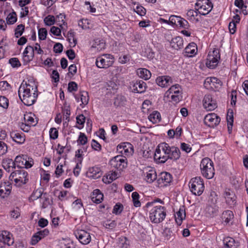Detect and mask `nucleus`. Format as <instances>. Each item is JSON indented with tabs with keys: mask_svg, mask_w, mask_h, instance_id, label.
<instances>
[{
	"mask_svg": "<svg viewBox=\"0 0 248 248\" xmlns=\"http://www.w3.org/2000/svg\"><path fill=\"white\" fill-rule=\"evenodd\" d=\"M77 142L80 145H85L87 142V137L84 133H80Z\"/></svg>",
	"mask_w": 248,
	"mask_h": 248,
	"instance_id": "52",
	"label": "nucleus"
},
{
	"mask_svg": "<svg viewBox=\"0 0 248 248\" xmlns=\"http://www.w3.org/2000/svg\"><path fill=\"white\" fill-rule=\"evenodd\" d=\"M80 100L84 105H87L88 103L89 97L88 93L87 92L83 91L80 93Z\"/></svg>",
	"mask_w": 248,
	"mask_h": 248,
	"instance_id": "53",
	"label": "nucleus"
},
{
	"mask_svg": "<svg viewBox=\"0 0 248 248\" xmlns=\"http://www.w3.org/2000/svg\"><path fill=\"white\" fill-rule=\"evenodd\" d=\"M224 196L226 200V202L228 204L233 205L236 203V197L233 192L226 191Z\"/></svg>",
	"mask_w": 248,
	"mask_h": 248,
	"instance_id": "32",
	"label": "nucleus"
},
{
	"mask_svg": "<svg viewBox=\"0 0 248 248\" xmlns=\"http://www.w3.org/2000/svg\"><path fill=\"white\" fill-rule=\"evenodd\" d=\"M213 5L209 0H199L195 4V9L199 14L205 16L212 10Z\"/></svg>",
	"mask_w": 248,
	"mask_h": 248,
	"instance_id": "8",
	"label": "nucleus"
},
{
	"mask_svg": "<svg viewBox=\"0 0 248 248\" xmlns=\"http://www.w3.org/2000/svg\"><path fill=\"white\" fill-rule=\"evenodd\" d=\"M109 164L112 171L122 170L127 166V159L123 155H117L110 160Z\"/></svg>",
	"mask_w": 248,
	"mask_h": 248,
	"instance_id": "9",
	"label": "nucleus"
},
{
	"mask_svg": "<svg viewBox=\"0 0 248 248\" xmlns=\"http://www.w3.org/2000/svg\"><path fill=\"white\" fill-rule=\"evenodd\" d=\"M170 21L172 24L185 29H188L189 26L188 22L186 19L178 16H171L170 17Z\"/></svg>",
	"mask_w": 248,
	"mask_h": 248,
	"instance_id": "17",
	"label": "nucleus"
},
{
	"mask_svg": "<svg viewBox=\"0 0 248 248\" xmlns=\"http://www.w3.org/2000/svg\"><path fill=\"white\" fill-rule=\"evenodd\" d=\"M186 217L185 207L184 206H181L175 215L176 222L178 225H181L182 221Z\"/></svg>",
	"mask_w": 248,
	"mask_h": 248,
	"instance_id": "29",
	"label": "nucleus"
},
{
	"mask_svg": "<svg viewBox=\"0 0 248 248\" xmlns=\"http://www.w3.org/2000/svg\"><path fill=\"white\" fill-rule=\"evenodd\" d=\"M9 63L13 67H18L20 66V63L16 58H13L9 60Z\"/></svg>",
	"mask_w": 248,
	"mask_h": 248,
	"instance_id": "64",
	"label": "nucleus"
},
{
	"mask_svg": "<svg viewBox=\"0 0 248 248\" xmlns=\"http://www.w3.org/2000/svg\"><path fill=\"white\" fill-rule=\"evenodd\" d=\"M181 86L178 84H175L171 86L170 89L166 92V96L170 95L171 94L181 93Z\"/></svg>",
	"mask_w": 248,
	"mask_h": 248,
	"instance_id": "40",
	"label": "nucleus"
},
{
	"mask_svg": "<svg viewBox=\"0 0 248 248\" xmlns=\"http://www.w3.org/2000/svg\"><path fill=\"white\" fill-rule=\"evenodd\" d=\"M203 106L207 111L214 110L217 107L216 101L210 94H205L202 100Z\"/></svg>",
	"mask_w": 248,
	"mask_h": 248,
	"instance_id": "12",
	"label": "nucleus"
},
{
	"mask_svg": "<svg viewBox=\"0 0 248 248\" xmlns=\"http://www.w3.org/2000/svg\"><path fill=\"white\" fill-rule=\"evenodd\" d=\"M189 186L191 192L195 195H201L204 189V183L201 177H196L191 179Z\"/></svg>",
	"mask_w": 248,
	"mask_h": 248,
	"instance_id": "6",
	"label": "nucleus"
},
{
	"mask_svg": "<svg viewBox=\"0 0 248 248\" xmlns=\"http://www.w3.org/2000/svg\"><path fill=\"white\" fill-rule=\"evenodd\" d=\"M218 207L217 205H210L206 208L207 213L211 216H214L217 214Z\"/></svg>",
	"mask_w": 248,
	"mask_h": 248,
	"instance_id": "44",
	"label": "nucleus"
},
{
	"mask_svg": "<svg viewBox=\"0 0 248 248\" xmlns=\"http://www.w3.org/2000/svg\"><path fill=\"white\" fill-rule=\"evenodd\" d=\"M201 173L203 177L210 179L215 175V169L213 161L209 158L205 157L202 159L200 164Z\"/></svg>",
	"mask_w": 248,
	"mask_h": 248,
	"instance_id": "3",
	"label": "nucleus"
},
{
	"mask_svg": "<svg viewBox=\"0 0 248 248\" xmlns=\"http://www.w3.org/2000/svg\"><path fill=\"white\" fill-rule=\"evenodd\" d=\"M145 170L146 171L145 180L147 182L151 183L156 179L157 175L155 169L147 167Z\"/></svg>",
	"mask_w": 248,
	"mask_h": 248,
	"instance_id": "26",
	"label": "nucleus"
},
{
	"mask_svg": "<svg viewBox=\"0 0 248 248\" xmlns=\"http://www.w3.org/2000/svg\"><path fill=\"white\" fill-rule=\"evenodd\" d=\"M117 174L118 173L116 170L110 172L106 177L103 178L102 181L105 184H109L118 177Z\"/></svg>",
	"mask_w": 248,
	"mask_h": 248,
	"instance_id": "39",
	"label": "nucleus"
},
{
	"mask_svg": "<svg viewBox=\"0 0 248 248\" xmlns=\"http://www.w3.org/2000/svg\"><path fill=\"white\" fill-rule=\"evenodd\" d=\"M9 179L14 181L16 186H21L28 181V174L23 169H18L12 172Z\"/></svg>",
	"mask_w": 248,
	"mask_h": 248,
	"instance_id": "2",
	"label": "nucleus"
},
{
	"mask_svg": "<svg viewBox=\"0 0 248 248\" xmlns=\"http://www.w3.org/2000/svg\"><path fill=\"white\" fill-rule=\"evenodd\" d=\"M156 82L158 86L166 87L170 86L172 83V81L170 77L164 76L157 78Z\"/></svg>",
	"mask_w": 248,
	"mask_h": 248,
	"instance_id": "25",
	"label": "nucleus"
},
{
	"mask_svg": "<svg viewBox=\"0 0 248 248\" xmlns=\"http://www.w3.org/2000/svg\"><path fill=\"white\" fill-rule=\"evenodd\" d=\"M166 216V209L164 206H155L150 210L149 218L152 222L159 223L165 219Z\"/></svg>",
	"mask_w": 248,
	"mask_h": 248,
	"instance_id": "4",
	"label": "nucleus"
},
{
	"mask_svg": "<svg viewBox=\"0 0 248 248\" xmlns=\"http://www.w3.org/2000/svg\"><path fill=\"white\" fill-rule=\"evenodd\" d=\"M126 102V98L123 95H118L114 99V105L116 107L124 106Z\"/></svg>",
	"mask_w": 248,
	"mask_h": 248,
	"instance_id": "38",
	"label": "nucleus"
},
{
	"mask_svg": "<svg viewBox=\"0 0 248 248\" xmlns=\"http://www.w3.org/2000/svg\"><path fill=\"white\" fill-rule=\"evenodd\" d=\"M170 45L174 49H180L183 47V40L180 36L176 37L171 40Z\"/></svg>",
	"mask_w": 248,
	"mask_h": 248,
	"instance_id": "28",
	"label": "nucleus"
},
{
	"mask_svg": "<svg viewBox=\"0 0 248 248\" xmlns=\"http://www.w3.org/2000/svg\"><path fill=\"white\" fill-rule=\"evenodd\" d=\"M168 160L170 159L173 161L178 160L181 156L180 149L174 146H170L169 151L168 155Z\"/></svg>",
	"mask_w": 248,
	"mask_h": 248,
	"instance_id": "18",
	"label": "nucleus"
},
{
	"mask_svg": "<svg viewBox=\"0 0 248 248\" xmlns=\"http://www.w3.org/2000/svg\"><path fill=\"white\" fill-rule=\"evenodd\" d=\"M199 14V12L196 9L195 10L190 9L187 12V18L190 21L198 22L199 21V19L198 17Z\"/></svg>",
	"mask_w": 248,
	"mask_h": 248,
	"instance_id": "35",
	"label": "nucleus"
},
{
	"mask_svg": "<svg viewBox=\"0 0 248 248\" xmlns=\"http://www.w3.org/2000/svg\"><path fill=\"white\" fill-rule=\"evenodd\" d=\"M47 34V30L46 28H41L38 30V36L39 39L44 40L46 39Z\"/></svg>",
	"mask_w": 248,
	"mask_h": 248,
	"instance_id": "55",
	"label": "nucleus"
},
{
	"mask_svg": "<svg viewBox=\"0 0 248 248\" xmlns=\"http://www.w3.org/2000/svg\"><path fill=\"white\" fill-rule=\"evenodd\" d=\"M12 185L9 182L0 183V196L4 198L7 197L11 193Z\"/></svg>",
	"mask_w": 248,
	"mask_h": 248,
	"instance_id": "21",
	"label": "nucleus"
},
{
	"mask_svg": "<svg viewBox=\"0 0 248 248\" xmlns=\"http://www.w3.org/2000/svg\"><path fill=\"white\" fill-rule=\"evenodd\" d=\"M14 238L12 234L7 231H2L0 233V247L2 244L7 245L9 246L14 244Z\"/></svg>",
	"mask_w": 248,
	"mask_h": 248,
	"instance_id": "14",
	"label": "nucleus"
},
{
	"mask_svg": "<svg viewBox=\"0 0 248 248\" xmlns=\"http://www.w3.org/2000/svg\"><path fill=\"white\" fill-rule=\"evenodd\" d=\"M132 198L133 202L134 205L135 207H140L141 205L140 202L139 200V194L137 192H134L132 194Z\"/></svg>",
	"mask_w": 248,
	"mask_h": 248,
	"instance_id": "50",
	"label": "nucleus"
},
{
	"mask_svg": "<svg viewBox=\"0 0 248 248\" xmlns=\"http://www.w3.org/2000/svg\"><path fill=\"white\" fill-rule=\"evenodd\" d=\"M220 53L218 49L210 51L206 59V65L211 69H214L217 65L220 60Z\"/></svg>",
	"mask_w": 248,
	"mask_h": 248,
	"instance_id": "10",
	"label": "nucleus"
},
{
	"mask_svg": "<svg viewBox=\"0 0 248 248\" xmlns=\"http://www.w3.org/2000/svg\"><path fill=\"white\" fill-rule=\"evenodd\" d=\"M138 75L145 80L148 79L150 78L151 74L148 70L145 68H139L137 71Z\"/></svg>",
	"mask_w": 248,
	"mask_h": 248,
	"instance_id": "37",
	"label": "nucleus"
},
{
	"mask_svg": "<svg viewBox=\"0 0 248 248\" xmlns=\"http://www.w3.org/2000/svg\"><path fill=\"white\" fill-rule=\"evenodd\" d=\"M204 85L206 88L217 89L221 86L222 82L217 78L208 77L204 81Z\"/></svg>",
	"mask_w": 248,
	"mask_h": 248,
	"instance_id": "16",
	"label": "nucleus"
},
{
	"mask_svg": "<svg viewBox=\"0 0 248 248\" xmlns=\"http://www.w3.org/2000/svg\"><path fill=\"white\" fill-rule=\"evenodd\" d=\"M74 234L79 241L83 245L88 244L91 241L90 233L83 230H77Z\"/></svg>",
	"mask_w": 248,
	"mask_h": 248,
	"instance_id": "11",
	"label": "nucleus"
},
{
	"mask_svg": "<svg viewBox=\"0 0 248 248\" xmlns=\"http://www.w3.org/2000/svg\"><path fill=\"white\" fill-rule=\"evenodd\" d=\"M25 27L23 24L18 25L15 29V35L16 37L18 38L23 33L24 31Z\"/></svg>",
	"mask_w": 248,
	"mask_h": 248,
	"instance_id": "51",
	"label": "nucleus"
},
{
	"mask_svg": "<svg viewBox=\"0 0 248 248\" xmlns=\"http://www.w3.org/2000/svg\"><path fill=\"white\" fill-rule=\"evenodd\" d=\"M149 120L153 124L158 123L161 120V115L159 112L157 111H153L148 116Z\"/></svg>",
	"mask_w": 248,
	"mask_h": 248,
	"instance_id": "41",
	"label": "nucleus"
},
{
	"mask_svg": "<svg viewBox=\"0 0 248 248\" xmlns=\"http://www.w3.org/2000/svg\"><path fill=\"white\" fill-rule=\"evenodd\" d=\"M113 63L114 57L109 54H104L98 56L95 62L97 67L105 69L112 66Z\"/></svg>",
	"mask_w": 248,
	"mask_h": 248,
	"instance_id": "7",
	"label": "nucleus"
},
{
	"mask_svg": "<svg viewBox=\"0 0 248 248\" xmlns=\"http://www.w3.org/2000/svg\"><path fill=\"white\" fill-rule=\"evenodd\" d=\"M168 98H170L172 101L176 103L179 102L181 100V93L171 94L170 95L167 96Z\"/></svg>",
	"mask_w": 248,
	"mask_h": 248,
	"instance_id": "63",
	"label": "nucleus"
},
{
	"mask_svg": "<svg viewBox=\"0 0 248 248\" xmlns=\"http://www.w3.org/2000/svg\"><path fill=\"white\" fill-rule=\"evenodd\" d=\"M220 121V117L214 113L208 114L204 119V124L210 127L217 126L219 124Z\"/></svg>",
	"mask_w": 248,
	"mask_h": 248,
	"instance_id": "15",
	"label": "nucleus"
},
{
	"mask_svg": "<svg viewBox=\"0 0 248 248\" xmlns=\"http://www.w3.org/2000/svg\"><path fill=\"white\" fill-rule=\"evenodd\" d=\"M2 165L5 170L8 172L13 171V170L16 169V167L15 162L9 158L4 160Z\"/></svg>",
	"mask_w": 248,
	"mask_h": 248,
	"instance_id": "31",
	"label": "nucleus"
},
{
	"mask_svg": "<svg viewBox=\"0 0 248 248\" xmlns=\"http://www.w3.org/2000/svg\"><path fill=\"white\" fill-rule=\"evenodd\" d=\"M67 40L72 47H74L77 44V39L75 37V32L70 31L67 33Z\"/></svg>",
	"mask_w": 248,
	"mask_h": 248,
	"instance_id": "45",
	"label": "nucleus"
},
{
	"mask_svg": "<svg viewBox=\"0 0 248 248\" xmlns=\"http://www.w3.org/2000/svg\"><path fill=\"white\" fill-rule=\"evenodd\" d=\"M38 120L35 115L32 113H26L24 115L23 122L19 124L21 129L24 132H29L31 126H35Z\"/></svg>",
	"mask_w": 248,
	"mask_h": 248,
	"instance_id": "5",
	"label": "nucleus"
},
{
	"mask_svg": "<svg viewBox=\"0 0 248 248\" xmlns=\"http://www.w3.org/2000/svg\"><path fill=\"white\" fill-rule=\"evenodd\" d=\"M23 54V60L25 62L28 63L31 61L34 55L33 47L28 46L25 49Z\"/></svg>",
	"mask_w": 248,
	"mask_h": 248,
	"instance_id": "23",
	"label": "nucleus"
},
{
	"mask_svg": "<svg viewBox=\"0 0 248 248\" xmlns=\"http://www.w3.org/2000/svg\"><path fill=\"white\" fill-rule=\"evenodd\" d=\"M10 89V85L6 81L0 82V90L1 91H9Z\"/></svg>",
	"mask_w": 248,
	"mask_h": 248,
	"instance_id": "58",
	"label": "nucleus"
},
{
	"mask_svg": "<svg viewBox=\"0 0 248 248\" xmlns=\"http://www.w3.org/2000/svg\"><path fill=\"white\" fill-rule=\"evenodd\" d=\"M37 86L34 81L24 80L18 90V95L22 102L26 106H31L38 96Z\"/></svg>",
	"mask_w": 248,
	"mask_h": 248,
	"instance_id": "1",
	"label": "nucleus"
},
{
	"mask_svg": "<svg viewBox=\"0 0 248 248\" xmlns=\"http://www.w3.org/2000/svg\"><path fill=\"white\" fill-rule=\"evenodd\" d=\"M17 20L16 14L15 12L10 13L7 16L6 21L8 24H13Z\"/></svg>",
	"mask_w": 248,
	"mask_h": 248,
	"instance_id": "47",
	"label": "nucleus"
},
{
	"mask_svg": "<svg viewBox=\"0 0 248 248\" xmlns=\"http://www.w3.org/2000/svg\"><path fill=\"white\" fill-rule=\"evenodd\" d=\"M26 159H27V156L26 155L17 156L14 161L16 166L18 169H23L24 164L26 163Z\"/></svg>",
	"mask_w": 248,
	"mask_h": 248,
	"instance_id": "34",
	"label": "nucleus"
},
{
	"mask_svg": "<svg viewBox=\"0 0 248 248\" xmlns=\"http://www.w3.org/2000/svg\"><path fill=\"white\" fill-rule=\"evenodd\" d=\"M223 243L226 248H237L238 243L231 237H226L223 240Z\"/></svg>",
	"mask_w": 248,
	"mask_h": 248,
	"instance_id": "36",
	"label": "nucleus"
},
{
	"mask_svg": "<svg viewBox=\"0 0 248 248\" xmlns=\"http://www.w3.org/2000/svg\"><path fill=\"white\" fill-rule=\"evenodd\" d=\"M117 151L122 155L129 156L134 152L133 145L129 142H124L117 146Z\"/></svg>",
	"mask_w": 248,
	"mask_h": 248,
	"instance_id": "13",
	"label": "nucleus"
},
{
	"mask_svg": "<svg viewBox=\"0 0 248 248\" xmlns=\"http://www.w3.org/2000/svg\"><path fill=\"white\" fill-rule=\"evenodd\" d=\"M76 119H77V123L81 125V126L78 127V128L79 129L82 128L83 126V124H84L85 121V116L82 114L79 115L77 117Z\"/></svg>",
	"mask_w": 248,
	"mask_h": 248,
	"instance_id": "59",
	"label": "nucleus"
},
{
	"mask_svg": "<svg viewBox=\"0 0 248 248\" xmlns=\"http://www.w3.org/2000/svg\"><path fill=\"white\" fill-rule=\"evenodd\" d=\"M159 144L154 155L155 159L159 163H164L168 160V156L165 155V154H164Z\"/></svg>",
	"mask_w": 248,
	"mask_h": 248,
	"instance_id": "20",
	"label": "nucleus"
},
{
	"mask_svg": "<svg viewBox=\"0 0 248 248\" xmlns=\"http://www.w3.org/2000/svg\"><path fill=\"white\" fill-rule=\"evenodd\" d=\"M55 18L52 15H48L44 19V22L46 26H50L54 24L55 22Z\"/></svg>",
	"mask_w": 248,
	"mask_h": 248,
	"instance_id": "48",
	"label": "nucleus"
},
{
	"mask_svg": "<svg viewBox=\"0 0 248 248\" xmlns=\"http://www.w3.org/2000/svg\"><path fill=\"white\" fill-rule=\"evenodd\" d=\"M197 46L195 43H191L185 48L183 54L186 57H192L196 54Z\"/></svg>",
	"mask_w": 248,
	"mask_h": 248,
	"instance_id": "22",
	"label": "nucleus"
},
{
	"mask_svg": "<svg viewBox=\"0 0 248 248\" xmlns=\"http://www.w3.org/2000/svg\"><path fill=\"white\" fill-rule=\"evenodd\" d=\"M218 198L217 194L215 192L211 193L209 201L211 205H216L217 202Z\"/></svg>",
	"mask_w": 248,
	"mask_h": 248,
	"instance_id": "61",
	"label": "nucleus"
},
{
	"mask_svg": "<svg viewBox=\"0 0 248 248\" xmlns=\"http://www.w3.org/2000/svg\"><path fill=\"white\" fill-rule=\"evenodd\" d=\"M172 180L171 175L167 172H163L161 173L159 178L157 180V182L161 186H167L171 182Z\"/></svg>",
	"mask_w": 248,
	"mask_h": 248,
	"instance_id": "19",
	"label": "nucleus"
},
{
	"mask_svg": "<svg viewBox=\"0 0 248 248\" xmlns=\"http://www.w3.org/2000/svg\"><path fill=\"white\" fill-rule=\"evenodd\" d=\"M89 21L87 19H82L78 21V25L82 29H87L89 28Z\"/></svg>",
	"mask_w": 248,
	"mask_h": 248,
	"instance_id": "54",
	"label": "nucleus"
},
{
	"mask_svg": "<svg viewBox=\"0 0 248 248\" xmlns=\"http://www.w3.org/2000/svg\"><path fill=\"white\" fill-rule=\"evenodd\" d=\"M9 106V101L7 98L4 96H0V107L4 108H7Z\"/></svg>",
	"mask_w": 248,
	"mask_h": 248,
	"instance_id": "57",
	"label": "nucleus"
},
{
	"mask_svg": "<svg viewBox=\"0 0 248 248\" xmlns=\"http://www.w3.org/2000/svg\"><path fill=\"white\" fill-rule=\"evenodd\" d=\"M146 83L142 80L136 81L133 85V90L138 93H143L146 90Z\"/></svg>",
	"mask_w": 248,
	"mask_h": 248,
	"instance_id": "27",
	"label": "nucleus"
},
{
	"mask_svg": "<svg viewBox=\"0 0 248 248\" xmlns=\"http://www.w3.org/2000/svg\"><path fill=\"white\" fill-rule=\"evenodd\" d=\"M103 194L99 189H96L93 190V195L91 198L93 202L99 203L103 200Z\"/></svg>",
	"mask_w": 248,
	"mask_h": 248,
	"instance_id": "33",
	"label": "nucleus"
},
{
	"mask_svg": "<svg viewBox=\"0 0 248 248\" xmlns=\"http://www.w3.org/2000/svg\"><path fill=\"white\" fill-rule=\"evenodd\" d=\"M102 175V172L99 167L94 166L89 169L87 172V176L89 178L93 179H97L100 178Z\"/></svg>",
	"mask_w": 248,
	"mask_h": 248,
	"instance_id": "24",
	"label": "nucleus"
},
{
	"mask_svg": "<svg viewBox=\"0 0 248 248\" xmlns=\"http://www.w3.org/2000/svg\"><path fill=\"white\" fill-rule=\"evenodd\" d=\"M10 136L14 141L19 144L23 143L25 140L24 135L17 131L12 132Z\"/></svg>",
	"mask_w": 248,
	"mask_h": 248,
	"instance_id": "30",
	"label": "nucleus"
},
{
	"mask_svg": "<svg viewBox=\"0 0 248 248\" xmlns=\"http://www.w3.org/2000/svg\"><path fill=\"white\" fill-rule=\"evenodd\" d=\"M134 11L140 16H144L146 14V10L143 6L138 5L136 8H134Z\"/></svg>",
	"mask_w": 248,
	"mask_h": 248,
	"instance_id": "56",
	"label": "nucleus"
},
{
	"mask_svg": "<svg viewBox=\"0 0 248 248\" xmlns=\"http://www.w3.org/2000/svg\"><path fill=\"white\" fill-rule=\"evenodd\" d=\"M116 225L117 223L114 220L111 221L110 220H108L103 223V225L104 227H105L106 229L110 230H112L114 228Z\"/></svg>",
	"mask_w": 248,
	"mask_h": 248,
	"instance_id": "49",
	"label": "nucleus"
},
{
	"mask_svg": "<svg viewBox=\"0 0 248 248\" xmlns=\"http://www.w3.org/2000/svg\"><path fill=\"white\" fill-rule=\"evenodd\" d=\"M123 209V206L120 203H117L113 209L112 213L116 215L120 214Z\"/></svg>",
	"mask_w": 248,
	"mask_h": 248,
	"instance_id": "60",
	"label": "nucleus"
},
{
	"mask_svg": "<svg viewBox=\"0 0 248 248\" xmlns=\"http://www.w3.org/2000/svg\"><path fill=\"white\" fill-rule=\"evenodd\" d=\"M44 193L41 188L37 189L33 191L31 195L30 198V200L33 201L34 200H36L38 199L41 198H42Z\"/></svg>",
	"mask_w": 248,
	"mask_h": 248,
	"instance_id": "43",
	"label": "nucleus"
},
{
	"mask_svg": "<svg viewBox=\"0 0 248 248\" xmlns=\"http://www.w3.org/2000/svg\"><path fill=\"white\" fill-rule=\"evenodd\" d=\"M62 112L63 113L64 118L66 120L69 121V116L70 115V105L65 103L62 107Z\"/></svg>",
	"mask_w": 248,
	"mask_h": 248,
	"instance_id": "46",
	"label": "nucleus"
},
{
	"mask_svg": "<svg viewBox=\"0 0 248 248\" xmlns=\"http://www.w3.org/2000/svg\"><path fill=\"white\" fill-rule=\"evenodd\" d=\"M50 138L51 139L55 140L58 137V131L55 128H51L49 131Z\"/></svg>",
	"mask_w": 248,
	"mask_h": 248,
	"instance_id": "62",
	"label": "nucleus"
},
{
	"mask_svg": "<svg viewBox=\"0 0 248 248\" xmlns=\"http://www.w3.org/2000/svg\"><path fill=\"white\" fill-rule=\"evenodd\" d=\"M233 218V214L232 211H225L222 214V218L226 223H229Z\"/></svg>",
	"mask_w": 248,
	"mask_h": 248,
	"instance_id": "42",
	"label": "nucleus"
}]
</instances>
